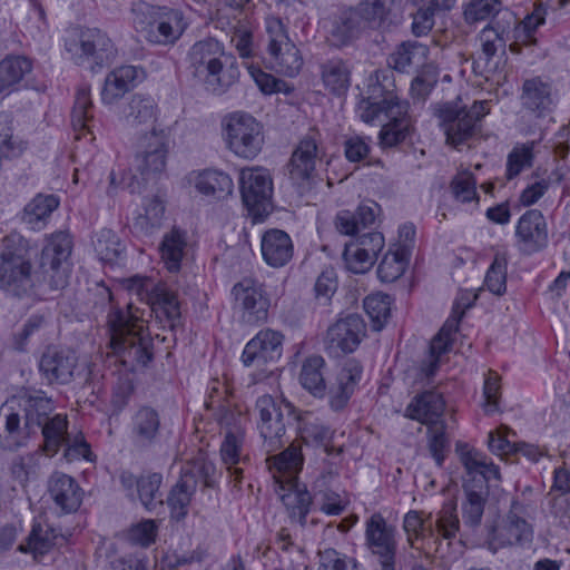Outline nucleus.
<instances>
[{
	"instance_id": "58",
	"label": "nucleus",
	"mask_w": 570,
	"mask_h": 570,
	"mask_svg": "<svg viewBox=\"0 0 570 570\" xmlns=\"http://www.w3.org/2000/svg\"><path fill=\"white\" fill-rule=\"evenodd\" d=\"M445 422L426 426L428 448L435 463L441 466L449 449L450 440L445 433Z\"/></svg>"
},
{
	"instance_id": "39",
	"label": "nucleus",
	"mask_w": 570,
	"mask_h": 570,
	"mask_svg": "<svg viewBox=\"0 0 570 570\" xmlns=\"http://www.w3.org/2000/svg\"><path fill=\"white\" fill-rule=\"evenodd\" d=\"M239 77L238 67L234 63L232 58L226 55L202 82L206 89L214 95H222L226 92Z\"/></svg>"
},
{
	"instance_id": "29",
	"label": "nucleus",
	"mask_w": 570,
	"mask_h": 570,
	"mask_svg": "<svg viewBox=\"0 0 570 570\" xmlns=\"http://www.w3.org/2000/svg\"><path fill=\"white\" fill-rule=\"evenodd\" d=\"M160 436L159 413L149 406L140 407L131 420V441L139 449L154 446Z\"/></svg>"
},
{
	"instance_id": "44",
	"label": "nucleus",
	"mask_w": 570,
	"mask_h": 570,
	"mask_svg": "<svg viewBox=\"0 0 570 570\" xmlns=\"http://www.w3.org/2000/svg\"><path fill=\"white\" fill-rule=\"evenodd\" d=\"M59 534L47 523H35L27 538L26 544L19 546L21 552H32L33 554H43L57 543Z\"/></svg>"
},
{
	"instance_id": "37",
	"label": "nucleus",
	"mask_w": 570,
	"mask_h": 570,
	"mask_svg": "<svg viewBox=\"0 0 570 570\" xmlns=\"http://www.w3.org/2000/svg\"><path fill=\"white\" fill-rule=\"evenodd\" d=\"M197 474L187 469L184 470L178 482L173 487L167 498V503L176 518H185L188 505L197 489Z\"/></svg>"
},
{
	"instance_id": "2",
	"label": "nucleus",
	"mask_w": 570,
	"mask_h": 570,
	"mask_svg": "<svg viewBox=\"0 0 570 570\" xmlns=\"http://www.w3.org/2000/svg\"><path fill=\"white\" fill-rule=\"evenodd\" d=\"M51 397L42 390L23 387L0 407V448L17 451L39 436Z\"/></svg>"
},
{
	"instance_id": "17",
	"label": "nucleus",
	"mask_w": 570,
	"mask_h": 570,
	"mask_svg": "<svg viewBox=\"0 0 570 570\" xmlns=\"http://www.w3.org/2000/svg\"><path fill=\"white\" fill-rule=\"evenodd\" d=\"M532 527L523 517L522 507L513 502L505 518L493 528L489 548L498 549L529 542L532 539Z\"/></svg>"
},
{
	"instance_id": "49",
	"label": "nucleus",
	"mask_w": 570,
	"mask_h": 570,
	"mask_svg": "<svg viewBox=\"0 0 570 570\" xmlns=\"http://www.w3.org/2000/svg\"><path fill=\"white\" fill-rule=\"evenodd\" d=\"M59 200L53 195H38L24 208L23 220L32 228H39L45 220L58 207Z\"/></svg>"
},
{
	"instance_id": "63",
	"label": "nucleus",
	"mask_w": 570,
	"mask_h": 570,
	"mask_svg": "<svg viewBox=\"0 0 570 570\" xmlns=\"http://www.w3.org/2000/svg\"><path fill=\"white\" fill-rule=\"evenodd\" d=\"M343 259L350 272L363 274L371 269L376 257L366 253L364 248L346 244L343 252Z\"/></svg>"
},
{
	"instance_id": "25",
	"label": "nucleus",
	"mask_w": 570,
	"mask_h": 570,
	"mask_svg": "<svg viewBox=\"0 0 570 570\" xmlns=\"http://www.w3.org/2000/svg\"><path fill=\"white\" fill-rule=\"evenodd\" d=\"M77 356L72 351L48 348L40 358L39 368L49 383L67 384L73 379Z\"/></svg>"
},
{
	"instance_id": "23",
	"label": "nucleus",
	"mask_w": 570,
	"mask_h": 570,
	"mask_svg": "<svg viewBox=\"0 0 570 570\" xmlns=\"http://www.w3.org/2000/svg\"><path fill=\"white\" fill-rule=\"evenodd\" d=\"M224 58V46L214 38H206L190 47L187 55L188 69L202 82Z\"/></svg>"
},
{
	"instance_id": "46",
	"label": "nucleus",
	"mask_w": 570,
	"mask_h": 570,
	"mask_svg": "<svg viewBox=\"0 0 570 570\" xmlns=\"http://www.w3.org/2000/svg\"><path fill=\"white\" fill-rule=\"evenodd\" d=\"M26 148V142L13 132L11 117L0 114V155L4 158H18Z\"/></svg>"
},
{
	"instance_id": "7",
	"label": "nucleus",
	"mask_w": 570,
	"mask_h": 570,
	"mask_svg": "<svg viewBox=\"0 0 570 570\" xmlns=\"http://www.w3.org/2000/svg\"><path fill=\"white\" fill-rule=\"evenodd\" d=\"M227 148L244 159H254L264 145L263 126L252 115L236 111L223 120Z\"/></svg>"
},
{
	"instance_id": "42",
	"label": "nucleus",
	"mask_w": 570,
	"mask_h": 570,
	"mask_svg": "<svg viewBox=\"0 0 570 570\" xmlns=\"http://www.w3.org/2000/svg\"><path fill=\"white\" fill-rule=\"evenodd\" d=\"M324 365L325 361L320 355L307 357L302 365L299 382L304 389L315 396H323L325 393V382L322 372Z\"/></svg>"
},
{
	"instance_id": "40",
	"label": "nucleus",
	"mask_w": 570,
	"mask_h": 570,
	"mask_svg": "<svg viewBox=\"0 0 570 570\" xmlns=\"http://www.w3.org/2000/svg\"><path fill=\"white\" fill-rule=\"evenodd\" d=\"M464 490L465 500L461 505L463 524L471 529H475L481 524L488 498V490H479L471 487V484H465Z\"/></svg>"
},
{
	"instance_id": "20",
	"label": "nucleus",
	"mask_w": 570,
	"mask_h": 570,
	"mask_svg": "<svg viewBox=\"0 0 570 570\" xmlns=\"http://www.w3.org/2000/svg\"><path fill=\"white\" fill-rule=\"evenodd\" d=\"M515 238L519 249L527 255L540 252L548 246V225L539 209H529L519 218Z\"/></svg>"
},
{
	"instance_id": "5",
	"label": "nucleus",
	"mask_w": 570,
	"mask_h": 570,
	"mask_svg": "<svg viewBox=\"0 0 570 570\" xmlns=\"http://www.w3.org/2000/svg\"><path fill=\"white\" fill-rule=\"evenodd\" d=\"M267 463L281 488L285 489V484L288 485L287 492L282 494L281 499L289 517L304 525L312 497L306 489H299L295 483L296 474L303 465L301 445L293 442L282 453L268 458Z\"/></svg>"
},
{
	"instance_id": "36",
	"label": "nucleus",
	"mask_w": 570,
	"mask_h": 570,
	"mask_svg": "<svg viewBox=\"0 0 570 570\" xmlns=\"http://www.w3.org/2000/svg\"><path fill=\"white\" fill-rule=\"evenodd\" d=\"M429 48L417 41H404L389 56L387 65L400 72L424 66Z\"/></svg>"
},
{
	"instance_id": "4",
	"label": "nucleus",
	"mask_w": 570,
	"mask_h": 570,
	"mask_svg": "<svg viewBox=\"0 0 570 570\" xmlns=\"http://www.w3.org/2000/svg\"><path fill=\"white\" fill-rule=\"evenodd\" d=\"M30 243L10 233L0 243V289L14 296L27 295L35 286Z\"/></svg>"
},
{
	"instance_id": "45",
	"label": "nucleus",
	"mask_w": 570,
	"mask_h": 570,
	"mask_svg": "<svg viewBox=\"0 0 570 570\" xmlns=\"http://www.w3.org/2000/svg\"><path fill=\"white\" fill-rule=\"evenodd\" d=\"M324 86L335 95L344 94L350 86V70L341 60H331L322 66Z\"/></svg>"
},
{
	"instance_id": "10",
	"label": "nucleus",
	"mask_w": 570,
	"mask_h": 570,
	"mask_svg": "<svg viewBox=\"0 0 570 570\" xmlns=\"http://www.w3.org/2000/svg\"><path fill=\"white\" fill-rule=\"evenodd\" d=\"M66 49L78 66L104 67L116 55V49L106 32L97 28L81 30L76 38L66 42Z\"/></svg>"
},
{
	"instance_id": "50",
	"label": "nucleus",
	"mask_w": 570,
	"mask_h": 570,
	"mask_svg": "<svg viewBox=\"0 0 570 570\" xmlns=\"http://www.w3.org/2000/svg\"><path fill=\"white\" fill-rule=\"evenodd\" d=\"M361 21L355 8L344 9L335 17L331 33L338 43L344 45L354 37Z\"/></svg>"
},
{
	"instance_id": "57",
	"label": "nucleus",
	"mask_w": 570,
	"mask_h": 570,
	"mask_svg": "<svg viewBox=\"0 0 570 570\" xmlns=\"http://www.w3.org/2000/svg\"><path fill=\"white\" fill-rule=\"evenodd\" d=\"M448 9L440 0H430L413 14L412 32L416 37L428 35L434 26L435 13Z\"/></svg>"
},
{
	"instance_id": "30",
	"label": "nucleus",
	"mask_w": 570,
	"mask_h": 570,
	"mask_svg": "<svg viewBox=\"0 0 570 570\" xmlns=\"http://www.w3.org/2000/svg\"><path fill=\"white\" fill-rule=\"evenodd\" d=\"M157 120V105L150 97L135 95L122 111L125 126L137 132L153 128Z\"/></svg>"
},
{
	"instance_id": "3",
	"label": "nucleus",
	"mask_w": 570,
	"mask_h": 570,
	"mask_svg": "<svg viewBox=\"0 0 570 570\" xmlns=\"http://www.w3.org/2000/svg\"><path fill=\"white\" fill-rule=\"evenodd\" d=\"M110 344L120 362L130 371L146 367L153 360V338L141 316L132 311L114 309L108 314Z\"/></svg>"
},
{
	"instance_id": "55",
	"label": "nucleus",
	"mask_w": 570,
	"mask_h": 570,
	"mask_svg": "<svg viewBox=\"0 0 570 570\" xmlns=\"http://www.w3.org/2000/svg\"><path fill=\"white\" fill-rule=\"evenodd\" d=\"M364 309L372 321L375 331H380L391 312V297L386 294H373L364 299Z\"/></svg>"
},
{
	"instance_id": "64",
	"label": "nucleus",
	"mask_w": 570,
	"mask_h": 570,
	"mask_svg": "<svg viewBox=\"0 0 570 570\" xmlns=\"http://www.w3.org/2000/svg\"><path fill=\"white\" fill-rule=\"evenodd\" d=\"M451 345V338L446 335L438 333L430 343V354L425 361L422 362L421 372L425 377L434 375L439 367L440 356L448 352Z\"/></svg>"
},
{
	"instance_id": "18",
	"label": "nucleus",
	"mask_w": 570,
	"mask_h": 570,
	"mask_svg": "<svg viewBox=\"0 0 570 570\" xmlns=\"http://www.w3.org/2000/svg\"><path fill=\"white\" fill-rule=\"evenodd\" d=\"M283 335L273 330H263L245 346L242 361L247 367L265 372L264 366L279 360L283 351Z\"/></svg>"
},
{
	"instance_id": "31",
	"label": "nucleus",
	"mask_w": 570,
	"mask_h": 570,
	"mask_svg": "<svg viewBox=\"0 0 570 570\" xmlns=\"http://www.w3.org/2000/svg\"><path fill=\"white\" fill-rule=\"evenodd\" d=\"M48 490L55 503L66 513L76 511L81 504V489L71 476L65 473H53L49 480Z\"/></svg>"
},
{
	"instance_id": "51",
	"label": "nucleus",
	"mask_w": 570,
	"mask_h": 570,
	"mask_svg": "<svg viewBox=\"0 0 570 570\" xmlns=\"http://www.w3.org/2000/svg\"><path fill=\"white\" fill-rule=\"evenodd\" d=\"M164 7H157L145 1H137L131 7L132 24L137 32L145 38L155 26V19L159 18Z\"/></svg>"
},
{
	"instance_id": "41",
	"label": "nucleus",
	"mask_w": 570,
	"mask_h": 570,
	"mask_svg": "<svg viewBox=\"0 0 570 570\" xmlns=\"http://www.w3.org/2000/svg\"><path fill=\"white\" fill-rule=\"evenodd\" d=\"M187 243L185 234L174 228L165 234L160 245L161 258L169 272L176 273L180 269V263L185 255Z\"/></svg>"
},
{
	"instance_id": "48",
	"label": "nucleus",
	"mask_w": 570,
	"mask_h": 570,
	"mask_svg": "<svg viewBox=\"0 0 570 570\" xmlns=\"http://www.w3.org/2000/svg\"><path fill=\"white\" fill-rule=\"evenodd\" d=\"M409 255L406 247L387 252L377 267V276L382 282L392 283L400 278L405 272Z\"/></svg>"
},
{
	"instance_id": "35",
	"label": "nucleus",
	"mask_w": 570,
	"mask_h": 570,
	"mask_svg": "<svg viewBox=\"0 0 570 570\" xmlns=\"http://www.w3.org/2000/svg\"><path fill=\"white\" fill-rule=\"evenodd\" d=\"M196 190L207 197L225 199L232 195L234 183L230 176L224 171L206 169L194 178Z\"/></svg>"
},
{
	"instance_id": "32",
	"label": "nucleus",
	"mask_w": 570,
	"mask_h": 570,
	"mask_svg": "<svg viewBox=\"0 0 570 570\" xmlns=\"http://www.w3.org/2000/svg\"><path fill=\"white\" fill-rule=\"evenodd\" d=\"M379 210L380 206L375 202L363 203L355 212L341 210L335 217V227L340 234L353 236L361 229L371 227Z\"/></svg>"
},
{
	"instance_id": "61",
	"label": "nucleus",
	"mask_w": 570,
	"mask_h": 570,
	"mask_svg": "<svg viewBox=\"0 0 570 570\" xmlns=\"http://www.w3.org/2000/svg\"><path fill=\"white\" fill-rule=\"evenodd\" d=\"M317 570H360V567L354 558L327 548L318 551Z\"/></svg>"
},
{
	"instance_id": "14",
	"label": "nucleus",
	"mask_w": 570,
	"mask_h": 570,
	"mask_svg": "<svg viewBox=\"0 0 570 570\" xmlns=\"http://www.w3.org/2000/svg\"><path fill=\"white\" fill-rule=\"evenodd\" d=\"M504 29H497L492 26L485 27L480 36L481 51L473 60V71L483 77L487 81L493 80L501 73L505 40Z\"/></svg>"
},
{
	"instance_id": "21",
	"label": "nucleus",
	"mask_w": 570,
	"mask_h": 570,
	"mask_svg": "<svg viewBox=\"0 0 570 570\" xmlns=\"http://www.w3.org/2000/svg\"><path fill=\"white\" fill-rule=\"evenodd\" d=\"M316 136L317 132L312 130L303 137L287 164L289 179L302 188L308 186L315 173V164L318 158Z\"/></svg>"
},
{
	"instance_id": "24",
	"label": "nucleus",
	"mask_w": 570,
	"mask_h": 570,
	"mask_svg": "<svg viewBox=\"0 0 570 570\" xmlns=\"http://www.w3.org/2000/svg\"><path fill=\"white\" fill-rule=\"evenodd\" d=\"M362 372L361 364L354 358L343 364L328 390V404L332 410L341 411L346 406L361 380Z\"/></svg>"
},
{
	"instance_id": "16",
	"label": "nucleus",
	"mask_w": 570,
	"mask_h": 570,
	"mask_svg": "<svg viewBox=\"0 0 570 570\" xmlns=\"http://www.w3.org/2000/svg\"><path fill=\"white\" fill-rule=\"evenodd\" d=\"M365 535L370 550L379 559L381 570H395L394 529L387 525L380 513H374L366 521Z\"/></svg>"
},
{
	"instance_id": "47",
	"label": "nucleus",
	"mask_w": 570,
	"mask_h": 570,
	"mask_svg": "<svg viewBox=\"0 0 570 570\" xmlns=\"http://www.w3.org/2000/svg\"><path fill=\"white\" fill-rule=\"evenodd\" d=\"M94 247L98 257L106 263L117 262L125 250V246L116 233L107 228L97 233Z\"/></svg>"
},
{
	"instance_id": "54",
	"label": "nucleus",
	"mask_w": 570,
	"mask_h": 570,
	"mask_svg": "<svg viewBox=\"0 0 570 570\" xmlns=\"http://www.w3.org/2000/svg\"><path fill=\"white\" fill-rule=\"evenodd\" d=\"M240 439L234 433H227L220 446V455L229 475L234 478L235 487L242 482L243 470L235 466L239 461Z\"/></svg>"
},
{
	"instance_id": "13",
	"label": "nucleus",
	"mask_w": 570,
	"mask_h": 570,
	"mask_svg": "<svg viewBox=\"0 0 570 570\" xmlns=\"http://www.w3.org/2000/svg\"><path fill=\"white\" fill-rule=\"evenodd\" d=\"M235 308L246 324H257L266 321L269 299L264 286L253 278H244L233 286Z\"/></svg>"
},
{
	"instance_id": "12",
	"label": "nucleus",
	"mask_w": 570,
	"mask_h": 570,
	"mask_svg": "<svg viewBox=\"0 0 570 570\" xmlns=\"http://www.w3.org/2000/svg\"><path fill=\"white\" fill-rule=\"evenodd\" d=\"M129 289L138 296L146 294L151 311L159 318H165L174 330L180 321V304L177 294L165 284H154L148 278L135 276L129 279Z\"/></svg>"
},
{
	"instance_id": "1",
	"label": "nucleus",
	"mask_w": 570,
	"mask_h": 570,
	"mask_svg": "<svg viewBox=\"0 0 570 570\" xmlns=\"http://www.w3.org/2000/svg\"><path fill=\"white\" fill-rule=\"evenodd\" d=\"M394 87L386 72L376 71L370 76L356 109L360 118L367 124L382 120V117L389 119L379 135L383 147H393L402 142L412 129V121L407 115L409 105L399 100Z\"/></svg>"
},
{
	"instance_id": "59",
	"label": "nucleus",
	"mask_w": 570,
	"mask_h": 570,
	"mask_svg": "<svg viewBox=\"0 0 570 570\" xmlns=\"http://www.w3.org/2000/svg\"><path fill=\"white\" fill-rule=\"evenodd\" d=\"M167 155L164 154H136V169L141 175L144 180H151L157 178L166 168Z\"/></svg>"
},
{
	"instance_id": "28",
	"label": "nucleus",
	"mask_w": 570,
	"mask_h": 570,
	"mask_svg": "<svg viewBox=\"0 0 570 570\" xmlns=\"http://www.w3.org/2000/svg\"><path fill=\"white\" fill-rule=\"evenodd\" d=\"M444 410L445 402L442 395L435 391H425L409 403L405 416L428 426L443 422Z\"/></svg>"
},
{
	"instance_id": "34",
	"label": "nucleus",
	"mask_w": 570,
	"mask_h": 570,
	"mask_svg": "<svg viewBox=\"0 0 570 570\" xmlns=\"http://www.w3.org/2000/svg\"><path fill=\"white\" fill-rule=\"evenodd\" d=\"M159 31H155V26L145 38L155 45H171L180 38L186 29L183 13L178 10L164 7V11L159 17Z\"/></svg>"
},
{
	"instance_id": "62",
	"label": "nucleus",
	"mask_w": 570,
	"mask_h": 570,
	"mask_svg": "<svg viewBox=\"0 0 570 570\" xmlns=\"http://www.w3.org/2000/svg\"><path fill=\"white\" fill-rule=\"evenodd\" d=\"M403 528L412 548H415V541L419 539L434 538L432 524L428 525L419 511H410L405 514Z\"/></svg>"
},
{
	"instance_id": "6",
	"label": "nucleus",
	"mask_w": 570,
	"mask_h": 570,
	"mask_svg": "<svg viewBox=\"0 0 570 570\" xmlns=\"http://www.w3.org/2000/svg\"><path fill=\"white\" fill-rule=\"evenodd\" d=\"M489 111L487 101H474L469 109L458 101H449L440 105L435 114L446 144L458 148L479 131V122Z\"/></svg>"
},
{
	"instance_id": "11",
	"label": "nucleus",
	"mask_w": 570,
	"mask_h": 570,
	"mask_svg": "<svg viewBox=\"0 0 570 570\" xmlns=\"http://www.w3.org/2000/svg\"><path fill=\"white\" fill-rule=\"evenodd\" d=\"M284 409L287 414L292 413L289 403L277 401L271 395H263L256 401V410L259 414L258 430L266 453H272L284 444L283 438L286 432Z\"/></svg>"
},
{
	"instance_id": "60",
	"label": "nucleus",
	"mask_w": 570,
	"mask_h": 570,
	"mask_svg": "<svg viewBox=\"0 0 570 570\" xmlns=\"http://www.w3.org/2000/svg\"><path fill=\"white\" fill-rule=\"evenodd\" d=\"M91 108L92 101L89 89L86 87L79 88L71 111V124L75 130L82 131L88 128L87 122L92 118Z\"/></svg>"
},
{
	"instance_id": "38",
	"label": "nucleus",
	"mask_w": 570,
	"mask_h": 570,
	"mask_svg": "<svg viewBox=\"0 0 570 570\" xmlns=\"http://www.w3.org/2000/svg\"><path fill=\"white\" fill-rule=\"evenodd\" d=\"M138 72L134 66H122L111 71L105 79L102 101L110 105L120 99L132 87Z\"/></svg>"
},
{
	"instance_id": "56",
	"label": "nucleus",
	"mask_w": 570,
	"mask_h": 570,
	"mask_svg": "<svg viewBox=\"0 0 570 570\" xmlns=\"http://www.w3.org/2000/svg\"><path fill=\"white\" fill-rule=\"evenodd\" d=\"M169 149V135L164 128L153 126L149 131H141L137 139V153L164 154Z\"/></svg>"
},
{
	"instance_id": "43",
	"label": "nucleus",
	"mask_w": 570,
	"mask_h": 570,
	"mask_svg": "<svg viewBox=\"0 0 570 570\" xmlns=\"http://www.w3.org/2000/svg\"><path fill=\"white\" fill-rule=\"evenodd\" d=\"M31 71V62L24 57H7L0 61V94L12 90Z\"/></svg>"
},
{
	"instance_id": "33",
	"label": "nucleus",
	"mask_w": 570,
	"mask_h": 570,
	"mask_svg": "<svg viewBox=\"0 0 570 570\" xmlns=\"http://www.w3.org/2000/svg\"><path fill=\"white\" fill-rule=\"evenodd\" d=\"M55 409L51 399L50 411L42 421L39 431V434L43 438L42 450L51 456L58 453L63 442L69 438L67 415L55 413Z\"/></svg>"
},
{
	"instance_id": "15",
	"label": "nucleus",
	"mask_w": 570,
	"mask_h": 570,
	"mask_svg": "<svg viewBox=\"0 0 570 570\" xmlns=\"http://www.w3.org/2000/svg\"><path fill=\"white\" fill-rule=\"evenodd\" d=\"M239 188L244 205L254 215L266 212L273 193L272 177L267 169L255 167L242 169Z\"/></svg>"
},
{
	"instance_id": "19",
	"label": "nucleus",
	"mask_w": 570,
	"mask_h": 570,
	"mask_svg": "<svg viewBox=\"0 0 570 570\" xmlns=\"http://www.w3.org/2000/svg\"><path fill=\"white\" fill-rule=\"evenodd\" d=\"M365 335V324L357 314H348L328 327L326 335V350L330 354L352 353Z\"/></svg>"
},
{
	"instance_id": "9",
	"label": "nucleus",
	"mask_w": 570,
	"mask_h": 570,
	"mask_svg": "<svg viewBox=\"0 0 570 570\" xmlns=\"http://www.w3.org/2000/svg\"><path fill=\"white\" fill-rule=\"evenodd\" d=\"M265 28L267 51L273 68L283 76H296L303 66V58L295 43L289 39L286 26L279 18L268 17Z\"/></svg>"
},
{
	"instance_id": "52",
	"label": "nucleus",
	"mask_w": 570,
	"mask_h": 570,
	"mask_svg": "<svg viewBox=\"0 0 570 570\" xmlns=\"http://www.w3.org/2000/svg\"><path fill=\"white\" fill-rule=\"evenodd\" d=\"M507 256L498 253L487 271L484 287L497 296L503 295L507 291Z\"/></svg>"
},
{
	"instance_id": "8",
	"label": "nucleus",
	"mask_w": 570,
	"mask_h": 570,
	"mask_svg": "<svg viewBox=\"0 0 570 570\" xmlns=\"http://www.w3.org/2000/svg\"><path fill=\"white\" fill-rule=\"evenodd\" d=\"M72 250L71 236L67 232H58L47 238L40 258L42 282L51 291H59L68 285Z\"/></svg>"
},
{
	"instance_id": "22",
	"label": "nucleus",
	"mask_w": 570,
	"mask_h": 570,
	"mask_svg": "<svg viewBox=\"0 0 570 570\" xmlns=\"http://www.w3.org/2000/svg\"><path fill=\"white\" fill-rule=\"evenodd\" d=\"M119 480L127 495L134 499L137 494L148 511H154L163 505L164 499L160 491L163 475L160 473H148L137 478L128 471H122Z\"/></svg>"
},
{
	"instance_id": "27",
	"label": "nucleus",
	"mask_w": 570,
	"mask_h": 570,
	"mask_svg": "<svg viewBox=\"0 0 570 570\" xmlns=\"http://www.w3.org/2000/svg\"><path fill=\"white\" fill-rule=\"evenodd\" d=\"M264 262L274 268L285 266L293 257L294 246L289 235L282 229L266 230L261 240Z\"/></svg>"
},
{
	"instance_id": "53",
	"label": "nucleus",
	"mask_w": 570,
	"mask_h": 570,
	"mask_svg": "<svg viewBox=\"0 0 570 570\" xmlns=\"http://www.w3.org/2000/svg\"><path fill=\"white\" fill-rule=\"evenodd\" d=\"M435 528L433 538L435 541L439 537L446 540L455 538L460 529V520L456 513V504L454 502L450 501L443 504L438 514Z\"/></svg>"
},
{
	"instance_id": "26",
	"label": "nucleus",
	"mask_w": 570,
	"mask_h": 570,
	"mask_svg": "<svg viewBox=\"0 0 570 570\" xmlns=\"http://www.w3.org/2000/svg\"><path fill=\"white\" fill-rule=\"evenodd\" d=\"M521 105L537 117L550 114L554 107L551 83L539 77L527 79L522 86Z\"/></svg>"
}]
</instances>
